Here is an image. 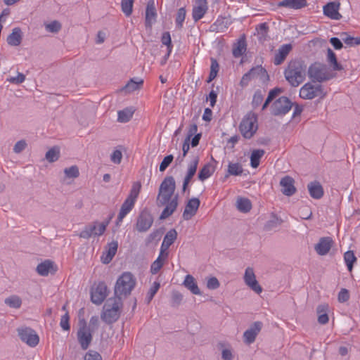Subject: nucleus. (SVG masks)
Here are the masks:
<instances>
[{"mask_svg": "<svg viewBox=\"0 0 360 360\" xmlns=\"http://www.w3.org/2000/svg\"><path fill=\"white\" fill-rule=\"evenodd\" d=\"M178 198L179 195L176 194L174 197H172L171 200L165 204L166 207L160 216V219H165L174 213L178 206Z\"/></svg>", "mask_w": 360, "mask_h": 360, "instance_id": "nucleus-23", "label": "nucleus"}, {"mask_svg": "<svg viewBox=\"0 0 360 360\" xmlns=\"http://www.w3.org/2000/svg\"><path fill=\"white\" fill-rule=\"evenodd\" d=\"M164 264V262L160 258H157L150 266V273L156 274L160 270Z\"/></svg>", "mask_w": 360, "mask_h": 360, "instance_id": "nucleus-60", "label": "nucleus"}, {"mask_svg": "<svg viewBox=\"0 0 360 360\" xmlns=\"http://www.w3.org/2000/svg\"><path fill=\"white\" fill-rule=\"evenodd\" d=\"M20 340L30 347H35L39 344V338L34 330L30 327H22L17 329Z\"/></svg>", "mask_w": 360, "mask_h": 360, "instance_id": "nucleus-11", "label": "nucleus"}, {"mask_svg": "<svg viewBox=\"0 0 360 360\" xmlns=\"http://www.w3.org/2000/svg\"><path fill=\"white\" fill-rule=\"evenodd\" d=\"M118 248L117 241H112L108 244V250L103 252L101 261L103 264H109L115 257Z\"/></svg>", "mask_w": 360, "mask_h": 360, "instance_id": "nucleus-25", "label": "nucleus"}, {"mask_svg": "<svg viewBox=\"0 0 360 360\" xmlns=\"http://www.w3.org/2000/svg\"><path fill=\"white\" fill-rule=\"evenodd\" d=\"M135 202L129 199L126 198V200L122 203L119 214L117 216L116 220V225L119 226L120 223H121L125 216L132 210L134 206Z\"/></svg>", "mask_w": 360, "mask_h": 360, "instance_id": "nucleus-29", "label": "nucleus"}, {"mask_svg": "<svg viewBox=\"0 0 360 360\" xmlns=\"http://www.w3.org/2000/svg\"><path fill=\"white\" fill-rule=\"evenodd\" d=\"M263 323L261 321L254 322L243 333L244 342L250 345L255 342L257 335L260 332Z\"/></svg>", "mask_w": 360, "mask_h": 360, "instance_id": "nucleus-14", "label": "nucleus"}, {"mask_svg": "<svg viewBox=\"0 0 360 360\" xmlns=\"http://www.w3.org/2000/svg\"><path fill=\"white\" fill-rule=\"evenodd\" d=\"M278 6L297 10L306 7L307 2V0H283L278 4Z\"/></svg>", "mask_w": 360, "mask_h": 360, "instance_id": "nucleus-31", "label": "nucleus"}, {"mask_svg": "<svg viewBox=\"0 0 360 360\" xmlns=\"http://www.w3.org/2000/svg\"><path fill=\"white\" fill-rule=\"evenodd\" d=\"M136 281L131 272H124L117 278L114 288V297H127L135 288Z\"/></svg>", "mask_w": 360, "mask_h": 360, "instance_id": "nucleus-3", "label": "nucleus"}, {"mask_svg": "<svg viewBox=\"0 0 360 360\" xmlns=\"http://www.w3.org/2000/svg\"><path fill=\"white\" fill-rule=\"evenodd\" d=\"M326 95V92L320 84H314L311 82H307L300 90V98L305 100H311L316 97L323 98Z\"/></svg>", "mask_w": 360, "mask_h": 360, "instance_id": "nucleus-6", "label": "nucleus"}, {"mask_svg": "<svg viewBox=\"0 0 360 360\" xmlns=\"http://www.w3.org/2000/svg\"><path fill=\"white\" fill-rule=\"evenodd\" d=\"M200 158L198 155L195 156L188 166V170L186 176L193 179L196 173Z\"/></svg>", "mask_w": 360, "mask_h": 360, "instance_id": "nucleus-45", "label": "nucleus"}, {"mask_svg": "<svg viewBox=\"0 0 360 360\" xmlns=\"http://www.w3.org/2000/svg\"><path fill=\"white\" fill-rule=\"evenodd\" d=\"M60 326L63 330L69 331L70 330V316L68 311L61 316Z\"/></svg>", "mask_w": 360, "mask_h": 360, "instance_id": "nucleus-59", "label": "nucleus"}, {"mask_svg": "<svg viewBox=\"0 0 360 360\" xmlns=\"http://www.w3.org/2000/svg\"><path fill=\"white\" fill-rule=\"evenodd\" d=\"M295 180L290 176H285L281 179L280 185L282 187L281 192L286 196H292L296 192Z\"/></svg>", "mask_w": 360, "mask_h": 360, "instance_id": "nucleus-17", "label": "nucleus"}, {"mask_svg": "<svg viewBox=\"0 0 360 360\" xmlns=\"http://www.w3.org/2000/svg\"><path fill=\"white\" fill-rule=\"evenodd\" d=\"M283 223V220L278 218L276 214H272L269 220H268L264 226V229L266 231H270L278 226H279Z\"/></svg>", "mask_w": 360, "mask_h": 360, "instance_id": "nucleus-37", "label": "nucleus"}, {"mask_svg": "<svg viewBox=\"0 0 360 360\" xmlns=\"http://www.w3.org/2000/svg\"><path fill=\"white\" fill-rule=\"evenodd\" d=\"M200 201L197 198L190 199L185 207L183 212V218L184 220L191 219L195 214L200 207Z\"/></svg>", "mask_w": 360, "mask_h": 360, "instance_id": "nucleus-15", "label": "nucleus"}, {"mask_svg": "<svg viewBox=\"0 0 360 360\" xmlns=\"http://www.w3.org/2000/svg\"><path fill=\"white\" fill-rule=\"evenodd\" d=\"M153 217L150 212L145 208L139 214L136 219V229L140 233L148 231L153 224Z\"/></svg>", "mask_w": 360, "mask_h": 360, "instance_id": "nucleus-9", "label": "nucleus"}, {"mask_svg": "<svg viewBox=\"0 0 360 360\" xmlns=\"http://www.w3.org/2000/svg\"><path fill=\"white\" fill-rule=\"evenodd\" d=\"M340 3L337 1H331L326 4L323 6V14L333 20H340L342 18L341 14L338 12Z\"/></svg>", "mask_w": 360, "mask_h": 360, "instance_id": "nucleus-18", "label": "nucleus"}, {"mask_svg": "<svg viewBox=\"0 0 360 360\" xmlns=\"http://www.w3.org/2000/svg\"><path fill=\"white\" fill-rule=\"evenodd\" d=\"M236 207L240 212L247 213L252 209L251 201L248 198L239 197L237 199Z\"/></svg>", "mask_w": 360, "mask_h": 360, "instance_id": "nucleus-35", "label": "nucleus"}, {"mask_svg": "<svg viewBox=\"0 0 360 360\" xmlns=\"http://www.w3.org/2000/svg\"><path fill=\"white\" fill-rule=\"evenodd\" d=\"M143 83V79L135 81L134 79H131L128 83L122 88V90L127 93L141 89Z\"/></svg>", "mask_w": 360, "mask_h": 360, "instance_id": "nucleus-41", "label": "nucleus"}, {"mask_svg": "<svg viewBox=\"0 0 360 360\" xmlns=\"http://www.w3.org/2000/svg\"><path fill=\"white\" fill-rule=\"evenodd\" d=\"M220 285L218 279L216 277H211L207 282V288L210 290L217 289Z\"/></svg>", "mask_w": 360, "mask_h": 360, "instance_id": "nucleus-63", "label": "nucleus"}, {"mask_svg": "<svg viewBox=\"0 0 360 360\" xmlns=\"http://www.w3.org/2000/svg\"><path fill=\"white\" fill-rule=\"evenodd\" d=\"M307 188L310 196L314 199H320L323 196V188L317 181H314L308 184Z\"/></svg>", "mask_w": 360, "mask_h": 360, "instance_id": "nucleus-28", "label": "nucleus"}, {"mask_svg": "<svg viewBox=\"0 0 360 360\" xmlns=\"http://www.w3.org/2000/svg\"><path fill=\"white\" fill-rule=\"evenodd\" d=\"M64 173L65 174L66 176L68 178H77L79 175V172L77 166L73 165L70 167L65 168L64 169Z\"/></svg>", "mask_w": 360, "mask_h": 360, "instance_id": "nucleus-57", "label": "nucleus"}, {"mask_svg": "<svg viewBox=\"0 0 360 360\" xmlns=\"http://www.w3.org/2000/svg\"><path fill=\"white\" fill-rule=\"evenodd\" d=\"M264 100V95L262 93V91L258 89L257 90L252 98V106L254 109L258 108L262 103Z\"/></svg>", "mask_w": 360, "mask_h": 360, "instance_id": "nucleus-54", "label": "nucleus"}, {"mask_svg": "<svg viewBox=\"0 0 360 360\" xmlns=\"http://www.w3.org/2000/svg\"><path fill=\"white\" fill-rule=\"evenodd\" d=\"M333 243V240L330 237H323L319 239L314 249L319 255H326L330 251Z\"/></svg>", "mask_w": 360, "mask_h": 360, "instance_id": "nucleus-20", "label": "nucleus"}, {"mask_svg": "<svg viewBox=\"0 0 360 360\" xmlns=\"http://www.w3.org/2000/svg\"><path fill=\"white\" fill-rule=\"evenodd\" d=\"M257 115L252 112H249L243 118L239 129L242 135L245 139H250L257 130Z\"/></svg>", "mask_w": 360, "mask_h": 360, "instance_id": "nucleus-5", "label": "nucleus"}, {"mask_svg": "<svg viewBox=\"0 0 360 360\" xmlns=\"http://www.w3.org/2000/svg\"><path fill=\"white\" fill-rule=\"evenodd\" d=\"M210 61H211L210 72L208 78L207 79V83L211 82L212 80H214L217 77L218 72L219 70V65L217 59H215L214 58H211Z\"/></svg>", "mask_w": 360, "mask_h": 360, "instance_id": "nucleus-42", "label": "nucleus"}, {"mask_svg": "<svg viewBox=\"0 0 360 360\" xmlns=\"http://www.w3.org/2000/svg\"><path fill=\"white\" fill-rule=\"evenodd\" d=\"M134 110L132 108H126L118 111L117 120L120 122L125 123L129 122L133 116Z\"/></svg>", "mask_w": 360, "mask_h": 360, "instance_id": "nucleus-39", "label": "nucleus"}, {"mask_svg": "<svg viewBox=\"0 0 360 360\" xmlns=\"http://www.w3.org/2000/svg\"><path fill=\"white\" fill-rule=\"evenodd\" d=\"M25 80V75L21 72H18L17 77H11L7 79L11 84H20Z\"/></svg>", "mask_w": 360, "mask_h": 360, "instance_id": "nucleus-62", "label": "nucleus"}, {"mask_svg": "<svg viewBox=\"0 0 360 360\" xmlns=\"http://www.w3.org/2000/svg\"><path fill=\"white\" fill-rule=\"evenodd\" d=\"M84 360H102V357L99 353L90 351L86 354Z\"/></svg>", "mask_w": 360, "mask_h": 360, "instance_id": "nucleus-64", "label": "nucleus"}, {"mask_svg": "<svg viewBox=\"0 0 360 360\" xmlns=\"http://www.w3.org/2000/svg\"><path fill=\"white\" fill-rule=\"evenodd\" d=\"M263 149L254 150L250 155V165L253 168H257L259 165L260 159L264 154Z\"/></svg>", "mask_w": 360, "mask_h": 360, "instance_id": "nucleus-40", "label": "nucleus"}, {"mask_svg": "<svg viewBox=\"0 0 360 360\" xmlns=\"http://www.w3.org/2000/svg\"><path fill=\"white\" fill-rule=\"evenodd\" d=\"M157 16L156 8L153 0H150L146 6L145 25L146 27H150L153 22L155 21Z\"/></svg>", "mask_w": 360, "mask_h": 360, "instance_id": "nucleus-22", "label": "nucleus"}, {"mask_svg": "<svg viewBox=\"0 0 360 360\" xmlns=\"http://www.w3.org/2000/svg\"><path fill=\"white\" fill-rule=\"evenodd\" d=\"M176 189V182L172 176H166L160 184L157 197L158 206L165 205L173 197Z\"/></svg>", "mask_w": 360, "mask_h": 360, "instance_id": "nucleus-4", "label": "nucleus"}, {"mask_svg": "<svg viewBox=\"0 0 360 360\" xmlns=\"http://www.w3.org/2000/svg\"><path fill=\"white\" fill-rule=\"evenodd\" d=\"M161 42L162 44H164L167 46V56L168 57L170 55V53L172 51V48H173L170 33L169 32H165L162 33V37H161Z\"/></svg>", "mask_w": 360, "mask_h": 360, "instance_id": "nucleus-49", "label": "nucleus"}, {"mask_svg": "<svg viewBox=\"0 0 360 360\" xmlns=\"http://www.w3.org/2000/svg\"><path fill=\"white\" fill-rule=\"evenodd\" d=\"M252 79H259L262 83H266L269 80V76L267 71L262 65H256L252 68L249 71Z\"/></svg>", "mask_w": 360, "mask_h": 360, "instance_id": "nucleus-24", "label": "nucleus"}, {"mask_svg": "<svg viewBox=\"0 0 360 360\" xmlns=\"http://www.w3.org/2000/svg\"><path fill=\"white\" fill-rule=\"evenodd\" d=\"M177 237V232L174 229L169 230L165 236L161 246L167 249L174 243Z\"/></svg>", "mask_w": 360, "mask_h": 360, "instance_id": "nucleus-34", "label": "nucleus"}, {"mask_svg": "<svg viewBox=\"0 0 360 360\" xmlns=\"http://www.w3.org/2000/svg\"><path fill=\"white\" fill-rule=\"evenodd\" d=\"M109 221H105L101 223H99L98 221H96L88 224V226L90 231H91L93 236H100L105 233Z\"/></svg>", "mask_w": 360, "mask_h": 360, "instance_id": "nucleus-30", "label": "nucleus"}, {"mask_svg": "<svg viewBox=\"0 0 360 360\" xmlns=\"http://www.w3.org/2000/svg\"><path fill=\"white\" fill-rule=\"evenodd\" d=\"M207 0H195V4L193 8L192 17L195 22L203 18L208 9Z\"/></svg>", "mask_w": 360, "mask_h": 360, "instance_id": "nucleus-16", "label": "nucleus"}, {"mask_svg": "<svg viewBox=\"0 0 360 360\" xmlns=\"http://www.w3.org/2000/svg\"><path fill=\"white\" fill-rule=\"evenodd\" d=\"M77 336L82 349L84 350L87 349L92 341L93 336L90 328L86 326L84 320L82 321V323H80Z\"/></svg>", "mask_w": 360, "mask_h": 360, "instance_id": "nucleus-10", "label": "nucleus"}, {"mask_svg": "<svg viewBox=\"0 0 360 360\" xmlns=\"http://www.w3.org/2000/svg\"><path fill=\"white\" fill-rule=\"evenodd\" d=\"M294 103L286 96H281L276 100L271 106V114L274 116L287 114Z\"/></svg>", "mask_w": 360, "mask_h": 360, "instance_id": "nucleus-8", "label": "nucleus"}, {"mask_svg": "<svg viewBox=\"0 0 360 360\" xmlns=\"http://www.w3.org/2000/svg\"><path fill=\"white\" fill-rule=\"evenodd\" d=\"M4 302L11 308L19 309L22 304V300L18 295H11L6 298Z\"/></svg>", "mask_w": 360, "mask_h": 360, "instance_id": "nucleus-46", "label": "nucleus"}, {"mask_svg": "<svg viewBox=\"0 0 360 360\" xmlns=\"http://www.w3.org/2000/svg\"><path fill=\"white\" fill-rule=\"evenodd\" d=\"M108 294V290L105 282H99L95 288L91 289V301L99 305L105 300Z\"/></svg>", "mask_w": 360, "mask_h": 360, "instance_id": "nucleus-12", "label": "nucleus"}, {"mask_svg": "<svg viewBox=\"0 0 360 360\" xmlns=\"http://www.w3.org/2000/svg\"><path fill=\"white\" fill-rule=\"evenodd\" d=\"M214 169L210 163L205 164L198 174L199 180L203 181L212 176Z\"/></svg>", "mask_w": 360, "mask_h": 360, "instance_id": "nucleus-38", "label": "nucleus"}, {"mask_svg": "<svg viewBox=\"0 0 360 360\" xmlns=\"http://www.w3.org/2000/svg\"><path fill=\"white\" fill-rule=\"evenodd\" d=\"M184 285L193 294L200 295L201 292L195 282V278L193 276L188 274L186 275L183 283Z\"/></svg>", "mask_w": 360, "mask_h": 360, "instance_id": "nucleus-33", "label": "nucleus"}, {"mask_svg": "<svg viewBox=\"0 0 360 360\" xmlns=\"http://www.w3.org/2000/svg\"><path fill=\"white\" fill-rule=\"evenodd\" d=\"M307 75L313 83H321L331 78V76L327 72L326 66L320 63L311 64L309 67Z\"/></svg>", "mask_w": 360, "mask_h": 360, "instance_id": "nucleus-7", "label": "nucleus"}, {"mask_svg": "<svg viewBox=\"0 0 360 360\" xmlns=\"http://www.w3.org/2000/svg\"><path fill=\"white\" fill-rule=\"evenodd\" d=\"M141 185L139 182H135L132 185V187L130 191V193L127 198V199H129L131 200H133V201L135 202L136 198L139 196L140 190H141Z\"/></svg>", "mask_w": 360, "mask_h": 360, "instance_id": "nucleus-53", "label": "nucleus"}, {"mask_svg": "<svg viewBox=\"0 0 360 360\" xmlns=\"http://www.w3.org/2000/svg\"><path fill=\"white\" fill-rule=\"evenodd\" d=\"M327 58L328 62L333 65V69L334 70H342L343 69L342 65L337 60L336 54L330 49H328Z\"/></svg>", "mask_w": 360, "mask_h": 360, "instance_id": "nucleus-44", "label": "nucleus"}, {"mask_svg": "<svg viewBox=\"0 0 360 360\" xmlns=\"http://www.w3.org/2000/svg\"><path fill=\"white\" fill-rule=\"evenodd\" d=\"M306 70L307 65L304 61L292 60L284 71L285 78L292 86H298L305 79Z\"/></svg>", "mask_w": 360, "mask_h": 360, "instance_id": "nucleus-1", "label": "nucleus"}, {"mask_svg": "<svg viewBox=\"0 0 360 360\" xmlns=\"http://www.w3.org/2000/svg\"><path fill=\"white\" fill-rule=\"evenodd\" d=\"M244 281L245 284L256 293L259 294L262 292V288L256 280L255 274L252 268L248 267L245 269L244 274Z\"/></svg>", "mask_w": 360, "mask_h": 360, "instance_id": "nucleus-13", "label": "nucleus"}, {"mask_svg": "<svg viewBox=\"0 0 360 360\" xmlns=\"http://www.w3.org/2000/svg\"><path fill=\"white\" fill-rule=\"evenodd\" d=\"M36 271L40 276H46L49 273H54L56 269H54L53 262L46 259L37 265Z\"/></svg>", "mask_w": 360, "mask_h": 360, "instance_id": "nucleus-27", "label": "nucleus"}, {"mask_svg": "<svg viewBox=\"0 0 360 360\" xmlns=\"http://www.w3.org/2000/svg\"><path fill=\"white\" fill-rule=\"evenodd\" d=\"M45 27L46 31L51 33H58L61 29V24L57 20H53L46 24Z\"/></svg>", "mask_w": 360, "mask_h": 360, "instance_id": "nucleus-56", "label": "nucleus"}, {"mask_svg": "<svg viewBox=\"0 0 360 360\" xmlns=\"http://www.w3.org/2000/svg\"><path fill=\"white\" fill-rule=\"evenodd\" d=\"M186 15V11L184 7L180 8L178 9L176 18H175V24L176 27L178 29H181L183 27V23L185 20Z\"/></svg>", "mask_w": 360, "mask_h": 360, "instance_id": "nucleus-47", "label": "nucleus"}, {"mask_svg": "<svg viewBox=\"0 0 360 360\" xmlns=\"http://www.w3.org/2000/svg\"><path fill=\"white\" fill-rule=\"evenodd\" d=\"M257 30L259 34V39L260 41L263 40L265 41L269 38L268 36V31H269V27L266 22L261 23L258 25L257 27Z\"/></svg>", "mask_w": 360, "mask_h": 360, "instance_id": "nucleus-52", "label": "nucleus"}, {"mask_svg": "<svg viewBox=\"0 0 360 360\" xmlns=\"http://www.w3.org/2000/svg\"><path fill=\"white\" fill-rule=\"evenodd\" d=\"M22 39V31L20 27H15L7 37V43L10 46H17L21 44Z\"/></svg>", "mask_w": 360, "mask_h": 360, "instance_id": "nucleus-32", "label": "nucleus"}, {"mask_svg": "<svg viewBox=\"0 0 360 360\" xmlns=\"http://www.w3.org/2000/svg\"><path fill=\"white\" fill-rule=\"evenodd\" d=\"M328 306L327 304H320L316 308V312L319 314L318 322L320 324H326L328 322Z\"/></svg>", "mask_w": 360, "mask_h": 360, "instance_id": "nucleus-36", "label": "nucleus"}, {"mask_svg": "<svg viewBox=\"0 0 360 360\" xmlns=\"http://www.w3.org/2000/svg\"><path fill=\"white\" fill-rule=\"evenodd\" d=\"M247 49L245 36H241L233 45L232 53L235 58L242 56Z\"/></svg>", "mask_w": 360, "mask_h": 360, "instance_id": "nucleus-26", "label": "nucleus"}, {"mask_svg": "<svg viewBox=\"0 0 360 360\" xmlns=\"http://www.w3.org/2000/svg\"><path fill=\"white\" fill-rule=\"evenodd\" d=\"M292 49V46L290 44L281 45L278 49L277 52L275 53L274 64L275 65H279L282 64Z\"/></svg>", "mask_w": 360, "mask_h": 360, "instance_id": "nucleus-19", "label": "nucleus"}, {"mask_svg": "<svg viewBox=\"0 0 360 360\" xmlns=\"http://www.w3.org/2000/svg\"><path fill=\"white\" fill-rule=\"evenodd\" d=\"M46 159L49 162H54L58 160L60 157V150L58 147H53L49 149L46 153Z\"/></svg>", "mask_w": 360, "mask_h": 360, "instance_id": "nucleus-50", "label": "nucleus"}, {"mask_svg": "<svg viewBox=\"0 0 360 360\" xmlns=\"http://www.w3.org/2000/svg\"><path fill=\"white\" fill-rule=\"evenodd\" d=\"M344 259L349 271H352L354 264L356 262V257L352 251H347L344 255Z\"/></svg>", "mask_w": 360, "mask_h": 360, "instance_id": "nucleus-48", "label": "nucleus"}, {"mask_svg": "<svg viewBox=\"0 0 360 360\" xmlns=\"http://www.w3.org/2000/svg\"><path fill=\"white\" fill-rule=\"evenodd\" d=\"M231 24V21L229 18L224 16H219L216 21L210 25V30L214 32H224Z\"/></svg>", "mask_w": 360, "mask_h": 360, "instance_id": "nucleus-21", "label": "nucleus"}, {"mask_svg": "<svg viewBox=\"0 0 360 360\" xmlns=\"http://www.w3.org/2000/svg\"><path fill=\"white\" fill-rule=\"evenodd\" d=\"M134 1V0H122L121 1L122 11L127 17L132 13Z\"/></svg>", "mask_w": 360, "mask_h": 360, "instance_id": "nucleus-51", "label": "nucleus"}, {"mask_svg": "<svg viewBox=\"0 0 360 360\" xmlns=\"http://www.w3.org/2000/svg\"><path fill=\"white\" fill-rule=\"evenodd\" d=\"M123 303L121 297H112L108 298L103 307L101 318L107 324L116 322L121 314Z\"/></svg>", "mask_w": 360, "mask_h": 360, "instance_id": "nucleus-2", "label": "nucleus"}, {"mask_svg": "<svg viewBox=\"0 0 360 360\" xmlns=\"http://www.w3.org/2000/svg\"><path fill=\"white\" fill-rule=\"evenodd\" d=\"M160 287V283L155 281L153 283V285L149 289V291L146 297V302H147V304H149L151 302V300L153 299L155 295L159 290Z\"/></svg>", "mask_w": 360, "mask_h": 360, "instance_id": "nucleus-55", "label": "nucleus"}, {"mask_svg": "<svg viewBox=\"0 0 360 360\" xmlns=\"http://www.w3.org/2000/svg\"><path fill=\"white\" fill-rule=\"evenodd\" d=\"M183 300V295L179 291L174 290L172 294V306L177 307L180 305Z\"/></svg>", "mask_w": 360, "mask_h": 360, "instance_id": "nucleus-58", "label": "nucleus"}, {"mask_svg": "<svg viewBox=\"0 0 360 360\" xmlns=\"http://www.w3.org/2000/svg\"><path fill=\"white\" fill-rule=\"evenodd\" d=\"M243 172L242 165L239 163L229 162L228 165L227 172L225 177H228L229 175L239 176L241 175Z\"/></svg>", "mask_w": 360, "mask_h": 360, "instance_id": "nucleus-43", "label": "nucleus"}, {"mask_svg": "<svg viewBox=\"0 0 360 360\" xmlns=\"http://www.w3.org/2000/svg\"><path fill=\"white\" fill-rule=\"evenodd\" d=\"M173 160H174V156L172 155H168L165 156L160 165V167H159L160 171L162 172L165 171L166 169L172 162Z\"/></svg>", "mask_w": 360, "mask_h": 360, "instance_id": "nucleus-61", "label": "nucleus"}]
</instances>
